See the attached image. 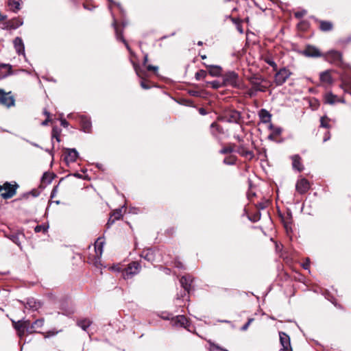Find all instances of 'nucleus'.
<instances>
[{
  "label": "nucleus",
  "mask_w": 351,
  "mask_h": 351,
  "mask_svg": "<svg viewBox=\"0 0 351 351\" xmlns=\"http://www.w3.org/2000/svg\"><path fill=\"white\" fill-rule=\"evenodd\" d=\"M223 82L226 85L238 87L239 86L238 74L234 71L227 73L223 77Z\"/></svg>",
  "instance_id": "7"
},
{
  "label": "nucleus",
  "mask_w": 351,
  "mask_h": 351,
  "mask_svg": "<svg viewBox=\"0 0 351 351\" xmlns=\"http://www.w3.org/2000/svg\"><path fill=\"white\" fill-rule=\"evenodd\" d=\"M112 25H113V26H114V30H115V34H116V37H117V38L118 40H119L122 41V42L125 44V47H126L127 49H128V50L131 53V52H132L131 48L130 47V46H129V45L128 44L127 41H126V40H125V38H123V36L122 33H121V32H119V28H118V27H117V22H116V21H115V20L114 21V22H113V23H112Z\"/></svg>",
  "instance_id": "17"
},
{
  "label": "nucleus",
  "mask_w": 351,
  "mask_h": 351,
  "mask_svg": "<svg viewBox=\"0 0 351 351\" xmlns=\"http://www.w3.org/2000/svg\"><path fill=\"white\" fill-rule=\"evenodd\" d=\"M21 0H9L8 6L11 10L16 12L20 10Z\"/></svg>",
  "instance_id": "28"
},
{
  "label": "nucleus",
  "mask_w": 351,
  "mask_h": 351,
  "mask_svg": "<svg viewBox=\"0 0 351 351\" xmlns=\"http://www.w3.org/2000/svg\"><path fill=\"white\" fill-rule=\"evenodd\" d=\"M324 56L326 61L335 65L341 66L343 64L342 55L339 51H330L324 55Z\"/></svg>",
  "instance_id": "6"
},
{
  "label": "nucleus",
  "mask_w": 351,
  "mask_h": 351,
  "mask_svg": "<svg viewBox=\"0 0 351 351\" xmlns=\"http://www.w3.org/2000/svg\"><path fill=\"white\" fill-rule=\"evenodd\" d=\"M254 321V319L253 318H250L248 319L247 322L246 324H245L242 328H241V330H246L249 326L251 324V323Z\"/></svg>",
  "instance_id": "47"
},
{
  "label": "nucleus",
  "mask_w": 351,
  "mask_h": 351,
  "mask_svg": "<svg viewBox=\"0 0 351 351\" xmlns=\"http://www.w3.org/2000/svg\"><path fill=\"white\" fill-rule=\"evenodd\" d=\"M49 175L47 173H45L43 176V180H45L49 179Z\"/></svg>",
  "instance_id": "64"
},
{
  "label": "nucleus",
  "mask_w": 351,
  "mask_h": 351,
  "mask_svg": "<svg viewBox=\"0 0 351 351\" xmlns=\"http://www.w3.org/2000/svg\"><path fill=\"white\" fill-rule=\"evenodd\" d=\"M279 337L282 347H291L290 337L287 333L279 332Z\"/></svg>",
  "instance_id": "19"
},
{
  "label": "nucleus",
  "mask_w": 351,
  "mask_h": 351,
  "mask_svg": "<svg viewBox=\"0 0 351 351\" xmlns=\"http://www.w3.org/2000/svg\"><path fill=\"white\" fill-rule=\"evenodd\" d=\"M264 79L262 77H254L250 79V83L252 86V90L255 92H265L267 89V86L266 85L263 84L264 82Z\"/></svg>",
  "instance_id": "8"
},
{
  "label": "nucleus",
  "mask_w": 351,
  "mask_h": 351,
  "mask_svg": "<svg viewBox=\"0 0 351 351\" xmlns=\"http://www.w3.org/2000/svg\"><path fill=\"white\" fill-rule=\"evenodd\" d=\"M269 128L272 131V132L269 135V139H274L278 136H280V134L282 133V129L279 127H275L273 125H271Z\"/></svg>",
  "instance_id": "31"
},
{
  "label": "nucleus",
  "mask_w": 351,
  "mask_h": 351,
  "mask_svg": "<svg viewBox=\"0 0 351 351\" xmlns=\"http://www.w3.org/2000/svg\"><path fill=\"white\" fill-rule=\"evenodd\" d=\"M27 305L34 310H37L41 306L40 302L36 301L34 298L28 299L27 301Z\"/></svg>",
  "instance_id": "32"
},
{
  "label": "nucleus",
  "mask_w": 351,
  "mask_h": 351,
  "mask_svg": "<svg viewBox=\"0 0 351 351\" xmlns=\"http://www.w3.org/2000/svg\"><path fill=\"white\" fill-rule=\"evenodd\" d=\"M80 124L85 132H89L91 128V122L89 119L82 117L80 119Z\"/></svg>",
  "instance_id": "22"
},
{
  "label": "nucleus",
  "mask_w": 351,
  "mask_h": 351,
  "mask_svg": "<svg viewBox=\"0 0 351 351\" xmlns=\"http://www.w3.org/2000/svg\"><path fill=\"white\" fill-rule=\"evenodd\" d=\"M43 113L47 116V118H49L50 113L47 110V109H44Z\"/></svg>",
  "instance_id": "60"
},
{
  "label": "nucleus",
  "mask_w": 351,
  "mask_h": 351,
  "mask_svg": "<svg viewBox=\"0 0 351 351\" xmlns=\"http://www.w3.org/2000/svg\"><path fill=\"white\" fill-rule=\"evenodd\" d=\"M319 78L322 82L327 84H330L332 82L331 75L328 71L321 73Z\"/></svg>",
  "instance_id": "23"
},
{
  "label": "nucleus",
  "mask_w": 351,
  "mask_h": 351,
  "mask_svg": "<svg viewBox=\"0 0 351 351\" xmlns=\"http://www.w3.org/2000/svg\"><path fill=\"white\" fill-rule=\"evenodd\" d=\"M0 104L7 107H11L14 105V99L10 95V93H5L0 89Z\"/></svg>",
  "instance_id": "9"
},
{
  "label": "nucleus",
  "mask_w": 351,
  "mask_h": 351,
  "mask_svg": "<svg viewBox=\"0 0 351 351\" xmlns=\"http://www.w3.org/2000/svg\"><path fill=\"white\" fill-rule=\"evenodd\" d=\"M171 323L173 326H181L187 328L189 326L188 319L184 315H177L172 318Z\"/></svg>",
  "instance_id": "13"
},
{
  "label": "nucleus",
  "mask_w": 351,
  "mask_h": 351,
  "mask_svg": "<svg viewBox=\"0 0 351 351\" xmlns=\"http://www.w3.org/2000/svg\"><path fill=\"white\" fill-rule=\"evenodd\" d=\"M61 125L63 126L64 128H66L69 125V123L64 119H61Z\"/></svg>",
  "instance_id": "53"
},
{
  "label": "nucleus",
  "mask_w": 351,
  "mask_h": 351,
  "mask_svg": "<svg viewBox=\"0 0 351 351\" xmlns=\"http://www.w3.org/2000/svg\"><path fill=\"white\" fill-rule=\"evenodd\" d=\"M292 167L298 171H302L304 169L303 165L301 162V157L296 154L291 156Z\"/></svg>",
  "instance_id": "16"
},
{
  "label": "nucleus",
  "mask_w": 351,
  "mask_h": 351,
  "mask_svg": "<svg viewBox=\"0 0 351 351\" xmlns=\"http://www.w3.org/2000/svg\"><path fill=\"white\" fill-rule=\"evenodd\" d=\"M115 221L116 220L110 216L107 222V224H106L108 228H109L110 226H112L114 223Z\"/></svg>",
  "instance_id": "50"
},
{
  "label": "nucleus",
  "mask_w": 351,
  "mask_h": 351,
  "mask_svg": "<svg viewBox=\"0 0 351 351\" xmlns=\"http://www.w3.org/2000/svg\"><path fill=\"white\" fill-rule=\"evenodd\" d=\"M147 61H148V55L145 54V56H144L143 64H146Z\"/></svg>",
  "instance_id": "59"
},
{
  "label": "nucleus",
  "mask_w": 351,
  "mask_h": 351,
  "mask_svg": "<svg viewBox=\"0 0 351 351\" xmlns=\"http://www.w3.org/2000/svg\"><path fill=\"white\" fill-rule=\"evenodd\" d=\"M237 161V157L233 155L226 157L223 160V163L228 165H234Z\"/></svg>",
  "instance_id": "36"
},
{
  "label": "nucleus",
  "mask_w": 351,
  "mask_h": 351,
  "mask_svg": "<svg viewBox=\"0 0 351 351\" xmlns=\"http://www.w3.org/2000/svg\"><path fill=\"white\" fill-rule=\"evenodd\" d=\"M112 218H114L115 220H118L121 219L122 214H121V210L119 209L114 211L111 215Z\"/></svg>",
  "instance_id": "43"
},
{
  "label": "nucleus",
  "mask_w": 351,
  "mask_h": 351,
  "mask_svg": "<svg viewBox=\"0 0 351 351\" xmlns=\"http://www.w3.org/2000/svg\"><path fill=\"white\" fill-rule=\"evenodd\" d=\"M141 87H142L143 88H144V89H148V88H149V86L147 84H146L145 83V82H143V81H142V82H141Z\"/></svg>",
  "instance_id": "56"
},
{
  "label": "nucleus",
  "mask_w": 351,
  "mask_h": 351,
  "mask_svg": "<svg viewBox=\"0 0 351 351\" xmlns=\"http://www.w3.org/2000/svg\"><path fill=\"white\" fill-rule=\"evenodd\" d=\"M234 151V148L232 146L225 147H223L220 151L219 153L221 154H230Z\"/></svg>",
  "instance_id": "40"
},
{
  "label": "nucleus",
  "mask_w": 351,
  "mask_h": 351,
  "mask_svg": "<svg viewBox=\"0 0 351 351\" xmlns=\"http://www.w3.org/2000/svg\"><path fill=\"white\" fill-rule=\"evenodd\" d=\"M132 63H133V66H134V70H135V71H136V74H137L139 77H141V75L140 72H139V71H138V66L136 64H135L134 62H132Z\"/></svg>",
  "instance_id": "52"
},
{
  "label": "nucleus",
  "mask_w": 351,
  "mask_h": 351,
  "mask_svg": "<svg viewBox=\"0 0 351 351\" xmlns=\"http://www.w3.org/2000/svg\"><path fill=\"white\" fill-rule=\"evenodd\" d=\"M209 68V73L212 76H219L221 72V68L219 66L206 65Z\"/></svg>",
  "instance_id": "30"
},
{
  "label": "nucleus",
  "mask_w": 351,
  "mask_h": 351,
  "mask_svg": "<svg viewBox=\"0 0 351 351\" xmlns=\"http://www.w3.org/2000/svg\"><path fill=\"white\" fill-rule=\"evenodd\" d=\"M291 347H282L279 351H291Z\"/></svg>",
  "instance_id": "57"
},
{
  "label": "nucleus",
  "mask_w": 351,
  "mask_h": 351,
  "mask_svg": "<svg viewBox=\"0 0 351 351\" xmlns=\"http://www.w3.org/2000/svg\"><path fill=\"white\" fill-rule=\"evenodd\" d=\"M21 322V324L24 326L26 331L27 332L28 327H30L31 324L29 320H20Z\"/></svg>",
  "instance_id": "46"
},
{
  "label": "nucleus",
  "mask_w": 351,
  "mask_h": 351,
  "mask_svg": "<svg viewBox=\"0 0 351 351\" xmlns=\"http://www.w3.org/2000/svg\"><path fill=\"white\" fill-rule=\"evenodd\" d=\"M306 12H306V10H303L298 11V12H295L294 15H295V18H297V19H301V18H302L304 15H306Z\"/></svg>",
  "instance_id": "44"
},
{
  "label": "nucleus",
  "mask_w": 351,
  "mask_h": 351,
  "mask_svg": "<svg viewBox=\"0 0 351 351\" xmlns=\"http://www.w3.org/2000/svg\"><path fill=\"white\" fill-rule=\"evenodd\" d=\"M291 74L292 73L286 67L281 68L274 75V82L276 86H282L286 82Z\"/></svg>",
  "instance_id": "5"
},
{
  "label": "nucleus",
  "mask_w": 351,
  "mask_h": 351,
  "mask_svg": "<svg viewBox=\"0 0 351 351\" xmlns=\"http://www.w3.org/2000/svg\"><path fill=\"white\" fill-rule=\"evenodd\" d=\"M208 343L210 351H228L227 350L221 348L219 346L215 344L213 342H211L210 341H208Z\"/></svg>",
  "instance_id": "35"
},
{
  "label": "nucleus",
  "mask_w": 351,
  "mask_h": 351,
  "mask_svg": "<svg viewBox=\"0 0 351 351\" xmlns=\"http://www.w3.org/2000/svg\"><path fill=\"white\" fill-rule=\"evenodd\" d=\"M210 132L215 137H217L219 134L223 133V128L217 124L216 122H213L210 125Z\"/></svg>",
  "instance_id": "21"
},
{
  "label": "nucleus",
  "mask_w": 351,
  "mask_h": 351,
  "mask_svg": "<svg viewBox=\"0 0 351 351\" xmlns=\"http://www.w3.org/2000/svg\"><path fill=\"white\" fill-rule=\"evenodd\" d=\"M310 189L309 182L304 178H300L295 184V190L299 194L306 193Z\"/></svg>",
  "instance_id": "10"
},
{
  "label": "nucleus",
  "mask_w": 351,
  "mask_h": 351,
  "mask_svg": "<svg viewBox=\"0 0 351 351\" xmlns=\"http://www.w3.org/2000/svg\"><path fill=\"white\" fill-rule=\"evenodd\" d=\"M50 121V119L49 118H47L44 121H43L42 123V125H46L48 124V123Z\"/></svg>",
  "instance_id": "58"
},
{
  "label": "nucleus",
  "mask_w": 351,
  "mask_h": 351,
  "mask_svg": "<svg viewBox=\"0 0 351 351\" xmlns=\"http://www.w3.org/2000/svg\"><path fill=\"white\" fill-rule=\"evenodd\" d=\"M105 244L104 237H99L95 242L94 245V254H90L89 256L90 261L93 263H98L103 254V248Z\"/></svg>",
  "instance_id": "2"
},
{
  "label": "nucleus",
  "mask_w": 351,
  "mask_h": 351,
  "mask_svg": "<svg viewBox=\"0 0 351 351\" xmlns=\"http://www.w3.org/2000/svg\"><path fill=\"white\" fill-rule=\"evenodd\" d=\"M324 101L328 104H334L337 102V96L332 93H328L324 96Z\"/></svg>",
  "instance_id": "29"
},
{
  "label": "nucleus",
  "mask_w": 351,
  "mask_h": 351,
  "mask_svg": "<svg viewBox=\"0 0 351 351\" xmlns=\"http://www.w3.org/2000/svg\"><path fill=\"white\" fill-rule=\"evenodd\" d=\"M258 116L261 121L264 123H267L271 121V114L265 109H261L258 112Z\"/></svg>",
  "instance_id": "20"
},
{
  "label": "nucleus",
  "mask_w": 351,
  "mask_h": 351,
  "mask_svg": "<svg viewBox=\"0 0 351 351\" xmlns=\"http://www.w3.org/2000/svg\"><path fill=\"white\" fill-rule=\"evenodd\" d=\"M11 239L14 243H15L16 245L20 246V241H19V235H13L12 236Z\"/></svg>",
  "instance_id": "48"
},
{
  "label": "nucleus",
  "mask_w": 351,
  "mask_h": 351,
  "mask_svg": "<svg viewBox=\"0 0 351 351\" xmlns=\"http://www.w3.org/2000/svg\"><path fill=\"white\" fill-rule=\"evenodd\" d=\"M264 61L269 66H271L273 68L274 71H277V64L274 61V60L271 57H265L264 58Z\"/></svg>",
  "instance_id": "38"
},
{
  "label": "nucleus",
  "mask_w": 351,
  "mask_h": 351,
  "mask_svg": "<svg viewBox=\"0 0 351 351\" xmlns=\"http://www.w3.org/2000/svg\"><path fill=\"white\" fill-rule=\"evenodd\" d=\"M158 66H153V65H148L147 66V69L149 71H154V72H156L158 71Z\"/></svg>",
  "instance_id": "49"
},
{
  "label": "nucleus",
  "mask_w": 351,
  "mask_h": 351,
  "mask_svg": "<svg viewBox=\"0 0 351 351\" xmlns=\"http://www.w3.org/2000/svg\"><path fill=\"white\" fill-rule=\"evenodd\" d=\"M190 93L193 96H198L199 95V93L197 91H191Z\"/></svg>",
  "instance_id": "63"
},
{
  "label": "nucleus",
  "mask_w": 351,
  "mask_h": 351,
  "mask_svg": "<svg viewBox=\"0 0 351 351\" xmlns=\"http://www.w3.org/2000/svg\"><path fill=\"white\" fill-rule=\"evenodd\" d=\"M90 324L91 322L88 319H82L77 322V325L84 330H86Z\"/></svg>",
  "instance_id": "34"
},
{
  "label": "nucleus",
  "mask_w": 351,
  "mask_h": 351,
  "mask_svg": "<svg viewBox=\"0 0 351 351\" xmlns=\"http://www.w3.org/2000/svg\"><path fill=\"white\" fill-rule=\"evenodd\" d=\"M64 160L66 162H74L77 160L79 154L75 149H66Z\"/></svg>",
  "instance_id": "14"
},
{
  "label": "nucleus",
  "mask_w": 351,
  "mask_h": 351,
  "mask_svg": "<svg viewBox=\"0 0 351 351\" xmlns=\"http://www.w3.org/2000/svg\"><path fill=\"white\" fill-rule=\"evenodd\" d=\"M199 112L202 115H206L207 114V111L204 108H200L199 109Z\"/></svg>",
  "instance_id": "55"
},
{
  "label": "nucleus",
  "mask_w": 351,
  "mask_h": 351,
  "mask_svg": "<svg viewBox=\"0 0 351 351\" xmlns=\"http://www.w3.org/2000/svg\"><path fill=\"white\" fill-rule=\"evenodd\" d=\"M319 29L323 32H328L330 31L332 27V23L330 21H319Z\"/></svg>",
  "instance_id": "27"
},
{
  "label": "nucleus",
  "mask_w": 351,
  "mask_h": 351,
  "mask_svg": "<svg viewBox=\"0 0 351 351\" xmlns=\"http://www.w3.org/2000/svg\"><path fill=\"white\" fill-rule=\"evenodd\" d=\"M13 326L14 328L17 331L19 337L20 338H22L24 336L26 330L24 328V326L21 324V322H13Z\"/></svg>",
  "instance_id": "24"
},
{
  "label": "nucleus",
  "mask_w": 351,
  "mask_h": 351,
  "mask_svg": "<svg viewBox=\"0 0 351 351\" xmlns=\"http://www.w3.org/2000/svg\"><path fill=\"white\" fill-rule=\"evenodd\" d=\"M330 138V134L328 132H326L325 136L324 137V142L328 141Z\"/></svg>",
  "instance_id": "54"
},
{
  "label": "nucleus",
  "mask_w": 351,
  "mask_h": 351,
  "mask_svg": "<svg viewBox=\"0 0 351 351\" xmlns=\"http://www.w3.org/2000/svg\"><path fill=\"white\" fill-rule=\"evenodd\" d=\"M237 152L246 158H248L250 159L254 157V153L252 151L246 149L243 146H239Z\"/></svg>",
  "instance_id": "25"
},
{
  "label": "nucleus",
  "mask_w": 351,
  "mask_h": 351,
  "mask_svg": "<svg viewBox=\"0 0 351 351\" xmlns=\"http://www.w3.org/2000/svg\"><path fill=\"white\" fill-rule=\"evenodd\" d=\"M180 282L181 284V286L184 289V295L186 293H189L190 291L192 288V282H193V278L189 274L184 275L181 277L180 280Z\"/></svg>",
  "instance_id": "11"
},
{
  "label": "nucleus",
  "mask_w": 351,
  "mask_h": 351,
  "mask_svg": "<svg viewBox=\"0 0 351 351\" xmlns=\"http://www.w3.org/2000/svg\"><path fill=\"white\" fill-rule=\"evenodd\" d=\"M276 252L281 250V245L278 243H276Z\"/></svg>",
  "instance_id": "62"
},
{
  "label": "nucleus",
  "mask_w": 351,
  "mask_h": 351,
  "mask_svg": "<svg viewBox=\"0 0 351 351\" xmlns=\"http://www.w3.org/2000/svg\"><path fill=\"white\" fill-rule=\"evenodd\" d=\"M302 267L305 270H309L310 265H302Z\"/></svg>",
  "instance_id": "61"
},
{
  "label": "nucleus",
  "mask_w": 351,
  "mask_h": 351,
  "mask_svg": "<svg viewBox=\"0 0 351 351\" xmlns=\"http://www.w3.org/2000/svg\"><path fill=\"white\" fill-rule=\"evenodd\" d=\"M142 258L144 259V261H147V262H152L154 261V253L150 250L143 252Z\"/></svg>",
  "instance_id": "33"
},
{
  "label": "nucleus",
  "mask_w": 351,
  "mask_h": 351,
  "mask_svg": "<svg viewBox=\"0 0 351 351\" xmlns=\"http://www.w3.org/2000/svg\"><path fill=\"white\" fill-rule=\"evenodd\" d=\"M341 86L343 88H345V89H348V88L351 89V78H347L346 77H343Z\"/></svg>",
  "instance_id": "39"
},
{
  "label": "nucleus",
  "mask_w": 351,
  "mask_h": 351,
  "mask_svg": "<svg viewBox=\"0 0 351 351\" xmlns=\"http://www.w3.org/2000/svg\"><path fill=\"white\" fill-rule=\"evenodd\" d=\"M330 119L326 116H323L320 119V125L322 128H329L330 126L329 125Z\"/></svg>",
  "instance_id": "37"
},
{
  "label": "nucleus",
  "mask_w": 351,
  "mask_h": 351,
  "mask_svg": "<svg viewBox=\"0 0 351 351\" xmlns=\"http://www.w3.org/2000/svg\"><path fill=\"white\" fill-rule=\"evenodd\" d=\"M23 24V21H21V19H19V18H14V19H12V20H10L8 22V27L10 28V29H16L18 28L19 27H20L21 25Z\"/></svg>",
  "instance_id": "26"
},
{
  "label": "nucleus",
  "mask_w": 351,
  "mask_h": 351,
  "mask_svg": "<svg viewBox=\"0 0 351 351\" xmlns=\"http://www.w3.org/2000/svg\"><path fill=\"white\" fill-rule=\"evenodd\" d=\"M302 54L311 58H318L323 56L319 49L313 45H307L302 51Z\"/></svg>",
  "instance_id": "12"
},
{
  "label": "nucleus",
  "mask_w": 351,
  "mask_h": 351,
  "mask_svg": "<svg viewBox=\"0 0 351 351\" xmlns=\"http://www.w3.org/2000/svg\"><path fill=\"white\" fill-rule=\"evenodd\" d=\"M19 185L14 182L12 184L8 182H5L3 185H0V197L7 199L12 197L16 193V189Z\"/></svg>",
  "instance_id": "3"
},
{
  "label": "nucleus",
  "mask_w": 351,
  "mask_h": 351,
  "mask_svg": "<svg viewBox=\"0 0 351 351\" xmlns=\"http://www.w3.org/2000/svg\"><path fill=\"white\" fill-rule=\"evenodd\" d=\"M241 119L240 112L236 110H226L223 115L218 118L220 121L230 123H239Z\"/></svg>",
  "instance_id": "4"
},
{
  "label": "nucleus",
  "mask_w": 351,
  "mask_h": 351,
  "mask_svg": "<svg viewBox=\"0 0 351 351\" xmlns=\"http://www.w3.org/2000/svg\"><path fill=\"white\" fill-rule=\"evenodd\" d=\"M48 227L45 225H38L34 228V231L36 232H46L47 231Z\"/></svg>",
  "instance_id": "42"
},
{
  "label": "nucleus",
  "mask_w": 351,
  "mask_h": 351,
  "mask_svg": "<svg viewBox=\"0 0 351 351\" xmlns=\"http://www.w3.org/2000/svg\"><path fill=\"white\" fill-rule=\"evenodd\" d=\"M14 48L19 54L23 53L25 51L24 44L20 37H16L13 41Z\"/></svg>",
  "instance_id": "18"
},
{
  "label": "nucleus",
  "mask_w": 351,
  "mask_h": 351,
  "mask_svg": "<svg viewBox=\"0 0 351 351\" xmlns=\"http://www.w3.org/2000/svg\"><path fill=\"white\" fill-rule=\"evenodd\" d=\"M44 322L43 318L36 319L31 324L30 327H28L27 332L30 334L36 332L37 329L41 328L43 326Z\"/></svg>",
  "instance_id": "15"
},
{
  "label": "nucleus",
  "mask_w": 351,
  "mask_h": 351,
  "mask_svg": "<svg viewBox=\"0 0 351 351\" xmlns=\"http://www.w3.org/2000/svg\"><path fill=\"white\" fill-rule=\"evenodd\" d=\"M206 77V72L204 70H200L199 71L195 73V78L197 80L201 79H204Z\"/></svg>",
  "instance_id": "41"
},
{
  "label": "nucleus",
  "mask_w": 351,
  "mask_h": 351,
  "mask_svg": "<svg viewBox=\"0 0 351 351\" xmlns=\"http://www.w3.org/2000/svg\"><path fill=\"white\" fill-rule=\"evenodd\" d=\"M125 265H105L104 267L114 272H118L121 274V276L124 279H128L132 278L134 275L138 274L141 269V265H127V267L124 268L122 266Z\"/></svg>",
  "instance_id": "1"
},
{
  "label": "nucleus",
  "mask_w": 351,
  "mask_h": 351,
  "mask_svg": "<svg viewBox=\"0 0 351 351\" xmlns=\"http://www.w3.org/2000/svg\"><path fill=\"white\" fill-rule=\"evenodd\" d=\"M159 269L162 271L166 275H169L171 273L170 269L167 268V267H165L163 265L159 266Z\"/></svg>",
  "instance_id": "45"
},
{
  "label": "nucleus",
  "mask_w": 351,
  "mask_h": 351,
  "mask_svg": "<svg viewBox=\"0 0 351 351\" xmlns=\"http://www.w3.org/2000/svg\"><path fill=\"white\" fill-rule=\"evenodd\" d=\"M58 333V332H53V331H49L47 332L46 335L45 336V338L54 336Z\"/></svg>",
  "instance_id": "51"
}]
</instances>
